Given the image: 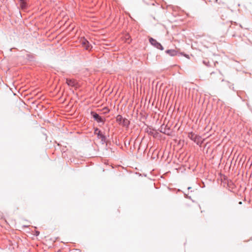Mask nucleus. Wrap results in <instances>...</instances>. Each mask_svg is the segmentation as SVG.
<instances>
[{
	"mask_svg": "<svg viewBox=\"0 0 252 252\" xmlns=\"http://www.w3.org/2000/svg\"><path fill=\"white\" fill-rule=\"evenodd\" d=\"M188 137L198 145H201L203 143L201 137L195 134L192 132L188 133Z\"/></svg>",
	"mask_w": 252,
	"mask_h": 252,
	"instance_id": "1",
	"label": "nucleus"
},
{
	"mask_svg": "<svg viewBox=\"0 0 252 252\" xmlns=\"http://www.w3.org/2000/svg\"><path fill=\"white\" fill-rule=\"evenodd\" d=\"M116 121L120 125L123 126H127L129 125V121L126 119L123 118L122 116L118 115L116 118Z\"/></svg>",
	"mask_w": 252,
	"mask_h": 252,
	"instance_id": "2",
	"label": "nucleus"
},
{
	"mask_svg": "<svg viewBox=\"0 0 252 252\" xmlns=\"http://www.w3.org/2000/svg\"><path fill=\"white\" fill-rule=\"evenodd\" d=\"M165 53L170 55V56H175L179 55H182L187 58H189L188 55L184 54L183 53H179L178 52V51L174 49L167 50L165 51Z\"/></svg>",
	"mask_w": 252,
	"mask_h": 252,
	"instance_id": "3",
	"label": "nucleus"
},
{
	"mask_svg": "<svg viewBox=\"0 0 252 252\" xmlns=\"http://www.w3.org/2000/svg\"><path fill=\"white\" fill-rule=\"evenodd\" d=\"M80 42L83 47L87 50H90L92 46L90 44L88 41L84 38H82L80 39Z\"/></svg>",
	"mask_w": 252,
	"mask_h": 252,
	"instance_id": "4",
	"label": "nucleus"
},
{
	"mask_svg": "<svg viewBox=\"0 0 252 252\" xmlns=\"http://www.w3.org/2000/svg\"><path fill=\"white\" fill-rule=\"evenodd\" d=\"M66 84L70 87L77 88L78 86L77 82L74 79L67 78L66 79Z\"/></svg>",
	"mask_w": 252,
	"mask_h": 252,
	"instance_id": "5",
	"label": "nucleus"
},
{
	"mask_svg": "<svg viewBox=\"0 0 252 252\" xmlns=\"http://www.w3.org/2000/svg\"><path fill=\"white\" fill-rule=\"evenodd\" d=\"M166 126H164V125H161L160 128H158V131L161 133L169 134L170 129L169 128H166Z\"/></svg>",
	"mask_w": 252,
	"mask_h": 252,
	"instance_id": "6",
	"label": "nucleus"
},
{
	"mask_svg": "<svg viewBox=\"0 0 252 252\" xmlns=\"http://www.w3.org/2000/svg\"><path fill=\"white\" fill-rule=\"evenodd\" d=\"M94 118L98 122H103V119L100 117L97 114L95 113H92Z\"/></svg>",
	"mask_w": 252,
	"mask_h": 252,
	"instance_id": "7",
	"label": "nucleus"
},
{
	"mask_svg": "<svg viewBox=\"0 0 252 252\" xmlns=\"http://www.w3.org/2000/svg\"><path fill=\"white\" fill-rule=\"evenodd\" d=\"M94 133L97 135V136L102 140L104 139V136L102 134L101 131L99 129H96L94 131Z\"/></svg>",
	"mask_w": 252,
	"mask_h": 252,
	"instance_id": "8",
	"label": "nucleus"
},
{
	"mask_svg": "<svg viewBox=\"0 0 252 252\" xmlns=\"http://www.w3.org/2000/svg\"><path fill=\"white\" fill-rule=\"evenodd\" d=\"M149 41H150V42L151 43V44H152L153 45H154L155 46H157V42L156 40H155L152 38H150L149 39Z\"/></svg>",
	"mask_w": 252,
	"mask_h": 252,
	"instance_id": "9",
	"label": "nucleus"
},
{
	"mask_svg": "<svg viewBox=\"0 0 252 252\" xmlns=\"http://www.w3.org/2000/svg\"><path fill=\"white\" fill-rule=\"evenodd\" d=\"M20 1V6L22 8L24 9L26 7V3L24 0H19Z\"/></svg>",
	"mask_w": 252,
	"mask_h": 252,
	"instance_id": "10",
	"label": "nucleus"
},
{
	"mask_svg": "<svg viewBox=\"0 0 252 252\" xmlns=\"http://www.w3.org/2000/svg\"><path fill=\"white\" fill-rule=\"evenodd\" d=\"M151 157L153 159H155L158 158V152L156 150L153 151V154Z\"/></svg>",
	"mask_w": 252,
	"mask_h": 252,
	"instance_id": "11",
	"label": "nucleus"
},
{
	"mask_svg": "<svg viewBox=\"0 0 252 252\" xmlns=\"http://www.w3.org/2000/svg\"><path fill=\"white\" fill-rule=\"evenodd\" d=\"M158 49H160L161 50H163L162 46L159 43H158Z\"/></svg>",
	"mask_w": 252,
	"mask_h": 252,
	"instance_id": "12",
	"label": "nucleus"
},
{
	"mask_svg": "<svg viewBox=\"0 0 252 252\" xmlns=\"http://www.w3.org/2000/svg\"><path fill=\"white\" fill-rule=\"evenodd\" d=\"M185 197L187 198H190V196H188L187 194H185Z\"/></svg>",
	"mask_w": 252,
	"mask_h": 252,
	"instance_id": "13",
	"label": "nucleus"
},
{
	"mask_svg": "<svg viewBox=\"0 0 252 252\" xmlns=\"http://www.w3.org/2000/svg\"><path fill=\"white\" fill-rule=\"evenodd\" d=\"M203 63H204V64H206L207 65H208L207 64V62H206L205 61H203Z\"/></svg>",
	"mask_w": 252,
	"mask_h": 252,
	"instance_id": "14",
	"label": "nucleus"
},
{
	"mask_svg": "<svg viewBox=\"0 0 252 252\" xmlns=\"http://www.w3.org/2000/svg\"><path fill=\"white\" fill-rule=\"evenodd\" d=\"M36 235H39V232L36 231Z\"/></svg>",
	"mask_w": 252,
	"mask_h": 252,
	"instance_id": "15",
	"label": "nucleus"
},
{
	"mask_svg": "<svg viewBox=\"0 0 252 252\" xmlns=\"http://www.w3.org/2000/svg\"><path fill=\"white\" fill-rule=\"evenodd\" d=\"M191 189V187H189V188H188V189Z\"/></svg>",
	"mask_w": 252,
	"mask_h": 252,
	"instance_id": "16",
	"label": "nucleus"
},
{
	"mask_svg": "<svg viewBox=\"0 0 252 252\" xmlns=\"http://www.w3.org/2000/svg\"><path fill=\"white\" fill-rule=\"evenodd\" d=\"M222 4L223 5H225V4L224 2H222Z\"/></svg>",
	"mask_w": 252,
	"mask_h": 252,
	"instance_id": "17",
	"label": "nucleus"
}]
</instances>
